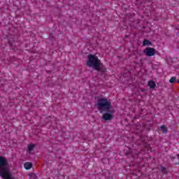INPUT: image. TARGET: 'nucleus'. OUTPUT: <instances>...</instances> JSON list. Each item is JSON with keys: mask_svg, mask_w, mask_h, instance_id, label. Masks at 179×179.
<instances>
[{"mask_svg": "<svg viewBox=\"0 0 179 179\" xmlns=\"http://www.w3.org/2000/svg\"><path fill=\"white\" fill-rule=\"evenodd\" d=\"M96 107L100 113H105L102 115L103 120L105 121H111L114 118L113 115L114 110L113 106H111V101H108L107 98L97 96Z\"/></svg>", "mask_w": 179, "mask_h": 179, "instance_id": "obj_1", "label": "nucleus"}, {"mask_svg": "<svg viewBox=\"0 0 179 179\" xmlns=\"http://www.w3.org/2000/svg\"><path fill=\"white\" fill-rule=\"evenodd\" d=\"M88 60L86 62L87 66L89 68H93L97 72H101V73H106L107 71L104 64L101 63V61L99 59V57L95 55L90 54L87 55Z\"/></svg>", "mask_w": 179, "mask_h": 179, "instance_id": "obj_2", "label": "nucleus"}, {"mask_svg": "<svg viewBox=\"0 0 179 179\" xmlns=\"http://www.w3.org/2000/svg\"><path fill=\"white\" fill-rule=\"evenodd\" d=\"M146 45H153V43H152L149 40L145 39L143 42V46L146 47Z\"/></svg>", "mask_w": 179, "mask_h": 179, "instance_id": "obj_7", "label": "nucleus"}, {"mask_svg": "<svg viewBox=\"0 0 179 179\" xmlns=\"http://www.w3.org/2000/svg\"><path fill=\"white\" fill-rule=\"evenodd\" d=\"M160 129L162 134H167V132H169V129H167V127L164 124L161 126Z\"/></svg>", "mask_w": 179, "mask_h": 179, "instance_id": "obj_6", "label": "nucleus"}, {"mask_svg": "<svg viewBox=\"0 0 179 179\" xmlns=\"http://www.w3.org/2000/svg\"><path fill=\"white\" fill-rule=\"evenodd\" d=\"M176 80H177V78L176 77H172L169 80V82H170V83H174L176 82Z\"/></svg>", "mask_w": 179, "mask_h": 179, "instance_id": "obj_12", "label": "nucleus"}, {"mask_svg": "<svg viewBox=\"0 0 179 179\" xmlns=\"http://www.w3.org/2000/svg\"><path fill=\"white\" fill-rule=\"evenodd\" d=\"M8 160L3 156L0 157V177L3 179H10V171L8 169Z\"/></svg>", "mask_w": 179, "mask_h": 179, "instance_id": "obj_3", "label": "nucleus"}, {"mask_svg": "<svg viewBox=\"0 0 179 179\" xmlns=\"http://www.w3.org/2000/svg\"><path fill=\"white\" fill-rule=\"evenodd\" d=\"M10 179H13V178L12 177V173H10Z\"/></svg>", "mask_w": 179, "mask_h": 179, "instance_id": "obj_15", "label": "nucleus"}, {"mask_svg": "<svg viewBox=\"0 0 179 179\" xmlns=\"http://www.w3.org/2000/svg\"><path fill=\"white\" fill-rule=\"evenodd\" d=\"M49 40H50V41H54L55 40V36L52 34H50L49 35Z\"/></svg>", "mask_w": 179, "mask_h": 179, "instance_id": "obj_10", "label": "nucleus"}, {"mask_svg": "<svg viewBox=\"0 0 179 179\" xmlns=\"http://www.w3.org/2000/svg\"><path fill=\"white\" fill-rule=\"evenodd\" d=\"M144 54H145L147 57H153V55L156 54V50L152 48H147L144 50Z\"/></svg>", "mask_w": 179, "mask_h": 179, "instance_id": "obj_4", "label": "nucleus"}, {"mask_svg": "<svg viewBox=\"0 0 179 179\" xmlns=\"http://www.w3.org/2000/svg\"><path fill=\"white\" fill-rule=\"evenodd\" d=\"M34 176H36L34 173H32L31 177H34Z\"/></svg>", "mask_w": 179, "mask_h": 179, "instance_id": "obj_14", "label": "nucleus"}, {"mask_svg": "<svg viewBox=\"0 0 179 179\" xmlns=\"http://www.w3.org/2000/svg\"><path fill=\"white\" fill-rule=\"evenodd\" d=\"M148 86L150 89H155V87H156V83L153 80H150L148 82Z\"/></svg>", "mask_w": 179, "mask_h": 179, "instance_id": "obj_8", "label": "nucleus"}, {"mask_svg": "<svg viewBox=\"0 0 179 179\" xmlns=\"http://www.w3.org/2000/svg\"><path fill=\"white\" fill-rule=\"evenodd\" d=\"M161 171L163 174H167V169L164 166H161Z\"/></svg>", "mask_w": 179, "mask_h": 179, "instance_id": "obj_9", "label": "nucleus"}, {"mask_svg": "<svg viewBox=\"0 0 179 179\" xmlns=\"http://www.w3.org/2000/svg\"><path fill=\"white\" fill-rule=\"evenodd\" d=\"M176 159V157H171V160H174Z\"/></svg>", "mask_w": 179, "mask_h": 179, "instance_id": "obj_13", "label": "nucleus"}, {"mask_svg": "<svg viewBox=\"0 0 179 179\" xmlns=\"http://www.w3.org/2000/svg\"><path fill=\"white\" fill-rule=\"evenodd\" d=\"M0 107H1V104H0Z\"/></svg>", "mask_w": 179, "mask_h": 179, "instance_id": "obj_16", "label": "nucleus"}, {"mask_svg": "<svg viewBox=\"0 0 179 179\" xmlns=\"http://www.w3.org/2000/svg\"><path fill=\"white\" fill-rule=\"evenodd\" d=\"M24 167L26 170H30V169L33 167V164H31V162H25L24 164Z\"/></svg>", "mask_w": 179, "mask_h": 179, "instance_id": "obj_5", "label": "nucleus"}, {"mask_svg": "<svg viewBox=\"0 0 179 179\" xmlns=\"http://www.w3.org/2000/svg\"><path fill=\"white\" fill-rule=\"evenodd\" d=\"M35 145L34 144H31L28 146V150L29 152H32L34 150Z\"/></svg>", "mask_w": 179, "mask_h": 179, "instance_id": "obj_11", "label": "nucleus"}]
</instances>
